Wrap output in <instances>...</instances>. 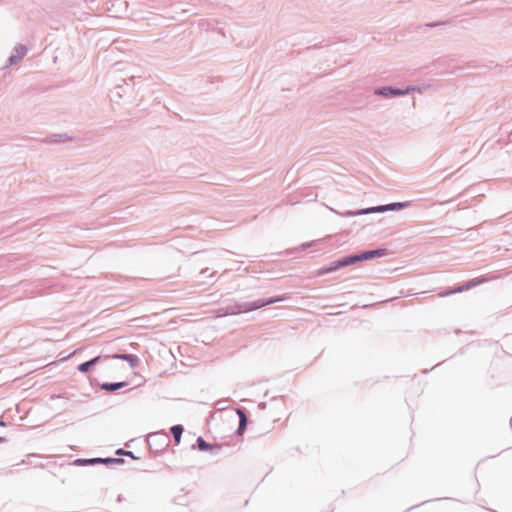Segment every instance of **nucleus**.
I'll use <instances>...</instances> for the list:
<instances>
[{
    "mask_svg": "<svg viewBox=\"0 0 512 512\" xmlns=\"http://www.w3.org/2000/svg\"><path fill=\"white\" fill-rule=\"evenodd\" d=\"M285 299H286V297H284V296H277V297H270L267 299H258L256 301H252V302L234 303V304L227 305L225 307L227 309L228 315H237L240 313L251 312V311L257 310L259 308H262V307H265V306H268V305H271L274 303L281 302Z\"/></svg>",
    "mask_w": 512,
    "mask_h": 512,
    "instance_id": "obj_1",
    "label": "nucleus"
},
{
    "mask_svg": "<svg viewBox=\"0 0 512 512\" xmlns=\"http://www.w3.org/2000/svg\"><path fill=\"white\" fill-rule=\"evenodd\" d=\"M147 444L153 453H160L164 451L170 444V436L165 431H158L150 433L147 436Z\"/></svg>",
    "mask_w": 512,
    "mask_h": 512,
    "instance_id": "obj_2",
    "label": "nucleus"
},
{
    "mask_svg": "<svg viewBox=\"0 0 512 512\" xmlns=\"http://www.w3.org/2000/svg\"><path fill=\"white\" fill-rule=\"evenodd\" d=\"M413 91H415V88L410 87V86L406 87L405 89H400V88L393 87V86H384V87L376 88L374 90V95L383 96L386 98H394V97H398V96L408 95Z\"/></svg>",
    "mask_w": 512,
    "mask_h": 512,
    "instance_id": "obj_3",
    "label": "nucleus"
},
{
    "mask_svg": "<svg viewBox=\"0 0 512 512\" xmlns=\"http://www.w3.org/2000/svg\"><path fill=\"white\" fill-rule=\"evenodd\" d=\"M387 250L385 248H378L373 250H367L358 254L349 255L348 258L350 260V265L362 262V261H368L377 257H382L386 255Z\"/></svg>",
    "mask_w": 512,
    "mask_h": 512,
    "instance_id": "obj_4",
    "label": "nucleus"
},
{
    "mask_svg": "<svg viewBox=\"0 0 512 512\" xmlns=\"http://www.w3.org/2000/svg\"><path fill=\"white\" fill-rule=\"evenodd\" d=\"M349 265H350V260H349L348 256H345L342 259L331 262L327 266H323L322 268L319 269L318 274L319 275L329 274V273L339 270L340 268H343V267H346Z\"/></svg>",
    "mask_w": 512,
    "mask_h": 512,
    "instance_id": "obj_5",
    "label": "nucleus"
},
{
    "mask_svg": "<svg viewBox=\"0 0 512 512\" xmlns=\"http://www.w3.org/2000/svg\"><path fill=\"white\" fill-rule=\"evenodd\" d=\"M28 52V49L25 45L18 44L14 47L12 54L8 58V65L17 64L21 59H23Z\"/></svg>",
    "mask_w": 512,
    "mask_h": 512,
    "instance_id": "obj_6",
    "label": "nucleus"
},
{
    "mask_svg": "<svg viewBox=\"0 0 512 512\" xmlns=\"http://www.w3.org/2000/svg\"><path fill=\"white\" fill-rule=\"evenodd\" d=\"M196 445H197L198 450L211 451L213 454H216L221 449V445H218V444L212 445V444L206 442L202 436H199L196 439Z\"/></svg>",
    "mask_w": 512,
    "mask_h": 512,
    "instance_id": "obj_7",
    "label": "nucleus"
},
{
    "mask_svg": "<svg viewBox=\"0 0 512 512\" xmlns=\"http://www.w3.org/2000/svg\"><path fill=\"white\" fill-rule=\"evenodd\" d=\"M481 281H477L475 279L473 280H470L468 282H466L464 285L462 286H458L452 290H447V291H444L442 293H440V296H449V295H452V294H455V293H460V292H463L465 290H468L470 288H473L475 287L478 283H480Z\"/></svg>",
    "mask_w": 512,
    "mask_h": 512,
    "instance_id": "obj_8",
    "label": "nucleus"
},
{
    "mask_svg": "<svg viewBox=\"0 0 512 512\" xmlns=\"http://www.w3.org/2000/svg\"><path fill=\"white\" fill-rule=\"evenodd\" d=\"M112 358L126 361L132 368L136 367L139 363L138 356L134 354H114Z\"/></svg>",
    "mask_w": 512,
    "mask_h": 512,
    "instance_id": "obj_9",
    "label": "nucleus"
},
{
    "mask_svg": "<svg viewBox=\"0 0 512 512\" xmlns=\"http://www.w3.org/2000/svg\"><path fill=\"white\" fill-rule=\"evenodd\" d=\"M128 385L126 381L122 382H105L100 385V388L107 392H115L121 388H124Z\"/></svg>",
    "mask_w": 512,
    "mask_h": 512,
    "instance_id": "obj_10",
    "label": "nucleus"
},
{
    "mask_svg": "<svg viewBox=\"0 0 512 512\" xmlns=\"http://www.w3.org/2000/svg\"><path fill=\"white\" fill-rule=\"evenodd\" d=\"M411 205V202L410 201H405V202H393V203H389V204H384V212L386 211H399V210H402L404 208H407Z\"/></svg>",
    "mask_w": 512,
    "mask_h": 512,
    "instance_id": "obj_11",
    "label": "nucleus"
},
{
    "mask_svg": "<svg viewBox=\"0 0 512 512\" xmlns=\"http://www.w3.org/2000/svg\"><path fill=\"white\" fill-rule=\"evenodd\" d=\"M100 359V356H96L86 362H83L78 365L77 370L81 373H86L90 370L92 366L96 365L100 361Z\"/></svg>",
    "mask_w": 512,
    "mask_h": 512,
    "instance_id": "obj_12",
    "label": "nucleus"
},
{
    "mask_svg": "<svg viewBox=\"0 0 512 512\" xmlns=\"http://www.w3.org/2000/svg\"><path fill=\"white\" fill-rule=\"evenodd\" d=\"M184 431V427L180 424L174 425L171 427V433L174 437V441L176 444H179L181 441V436Z\"/></svg>",
    "mask_w": 512,
    "mask_h": 512,
    "instance_id": "obj_13",
    "label": "nucleus"
},
{
    "mask_svg": "<svg viewBox=\"0 0 512 512\" xmlns=\"http://www.w3.org/2000/svg\"><path fill=\"white\" fill-rule=\"evenodd\" d=\"M384 205L373 206L369 208L360 209V215H367L373 213H382L384 212Z\"/></svg>",
    "mask_w": 512,
    "mask_h": 512,
    "instance_id": "obj_14",
    "label": "nucleus"
},
{
    "mask_svg": "<svg viewBox=\"0 0 512 512\" xmlns=\"http://www.w3.org/2000/svg\"><path fill=\"white\" fill-rule=\"evenodd\" d=\"M100 461H101V457L90 458V459L80 458V459L76 460V463L80 464V465H88V464L94 465V464H100Z\"/></svg>",
    "mask_w": 512,
    "mask_h": 512,
    "instance_id": "obj_15",
    "label": "nucleus"
},
{
    "mask_svg": "<svg viewBox=\"0 0 512 512\" xmlns=\"http://www.w3.org/2000/svg\"><path fill=\"white\" fill-rule=\"evenodd\" d=\"M331 211H333L335 214L341 216V217H344V218H349V217H354V216H360V209L359 210H348L346 212H338L334 209H331Z\"/></svg>",
    "mask_w": 512,
    "mask_h": 512,
    "instance_id": "obj_16",
    "label": "nucleus"
},
{
    "mask_svg": "<svg viewBox=\"0 0 512 512\" xmlns=\"http://www.w3.org/2000/svg\"><path fill=\"white\" fill-rule=\"evenodd\" d=\"M122 463H124V459L114 458V457L101 458V461H100V464H122Z\"/></svg>",
    "mask_w": 512,
    "mask_h": 512,
    "instance_id": "obj_17",
    "label": "nucleus"
},
{
    "mask_svg": "<svg viewBox=\"0 0 512 512\" xmlns=\"http://www.w3.org/2000/svg\"><path fill=\"white\" fill-rule=\"evenodd\" d=\"M236 413L239 417V423L247 425L248 418H247L245 410L243 408H237Z\"/></svg>",
    "mask_w": 512,
    "mask_h": 512,
    "instance_id": "obj_18",
    "label": "nucleus"
},
{
    "mask_svg": "<svg viewBox=\"0 0 512 512\" xmlns=\"http://www.w3.org/2000/svg\"><path fill=\"white\" fill-rule=\"evenodd\" d=\"M116 454L120 455V456H128V457L132 458L133 460L139 459V457H136L132 451L124 450L123 448H119L116 451Z\"/></svg>",
    "mask_w": 512,
    "mask_h": 512,
    "instance_id": "obj_19",
    "label": "nucleus"
},
{
    "mask_svg": "<svg viewBox=\"0 0 512 512\" xmlns=\"http://www.w3.org/2000/svg\"><path fill=\"white\" fill-rule=\"evenodd\" d=\"M448 22L446 21H437V22H430V23H426L424 25L425 28H435V27H438V26H442V25H446Z\"/></svg>",
    "mask_w": 512,
    "mask_h": 512,
    "instance_id": "obj_20",
    "label": "nucleus"
},
{
    "mask_svg": "<svg viewBox=\"0 0 512 512\" xmlns=\"http://www.w3.org/2000/svg\"><path fill=\"white\" fill-rule=\"evenodd\" d=\"M216 316L217 317H224L228 316L226 307H220L216 310Z\"/></svg>",
    "mask_w": 512,
    "mask_h": 512,
    "instance_id": "obj_21",
    "label": "nucleus"
},
{
    "mask_svg": "<svg viewBox=\"0 0 512 512\" xmlns=\"http://www.w3.org/2000/svg\"><path fill=\"white\" fill-rule=\"evenodd\" d=\"M228 402H229L228 399H222V400L217 401L216 406L218 407L219 410H223L226 408V404Z\"/></svg>",
    "mask_w": 512,
    "mask_h": 512,
    "instance_id": "obj_22",
    "label": "nucleus"
},
{
    "mask_svg": "<svg viewBox=\"0 0 512 512\" xmlns=\"http://www.w3.org/2000/svg\"><path fill=\"white\" fill-rule=\"evenodd\" d=\"M247 425L246 424H238V428L236 430L237 435H242L246 430Z\"/></svg>",
    "mask_w": 512,
    "mask_h": 512,
    "instance_id": "obj_23",
    "label": "nucleus"
},
{
    "mask_svg": "<svg viewBox=\"0 0 512 512\" xmlns=\"http://www.w3.org/2000/svg\"><path fill=\"white\" fill-rule=\"evenodd\" d=\"M63 135H53L49 138V142H59L62 140Z\"/></svg>",
    "mask_w": 512,
    "mask_h": 512,
    "instance_id": "obj_24",
    "label": "nucleus"
},
{
    "mask_svg": "<svg viewBox=\"0 0 512 512\" xmlns=\"http://www.w3.org/2000/svg\"><path fill=\"white\" fill-rule=\"evenodd\" d=\"M312 244H313L312 242H310V243H304V244L302 245V249H306V248H308V247H311V246H312Z\"/></svg>",
    "mask_w": 512,
    "mask_h": 512,
    "instance_id": "obj_25",
    "label": "nucleus"
},
{
    "mask_svg": "<svg viewBox=\"0 0 512 512\" xmlns=\"http://www.w3.org/2000/svg\"><path fill=\"white\" fill-rule=\"evenodd\" d=\"M6 423L0 418V427H5Z\"/></svg>",
    "mask_w": 512,
    "mask_h": 512,
    "instance_id": "obj_26",
    "label": "nucleus"
},
{
    "mask_svg": "<svg viewBox=\"0 0 512 512\" xmlns=\"http://www.w3.org/2000/svg\"><path fill=\"white\" fill-rule=\"evenodd\" d=\"M206 272H208V268L203 269L200 274L204 275Z\"/></svg>",
    "mask_w": 512,
    "mask_h": 512,
    "instance_id": "obj_27",
    "label": "nucleus"
},
{
    "mask_svg": "<svg viewBox=\"0 0 512 512\" xmlns=\"http://www.w3.org/2000/svg\"><path fill=\"white\" fill-rule=\"evenodd\" d=\"M6 441V438L0 437V443H4Z\"/></svg>",
    "mask_w": 512,
    "mask_h": 512,
    "instance_id": "obj_28",
    "label": "nucleus"
}]
</instances>
